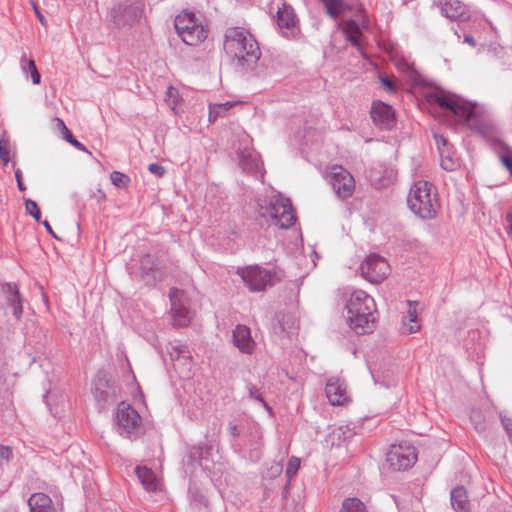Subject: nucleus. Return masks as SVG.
<instances>
[{
    "label": "nucleus",
    "mask_w": 512,
    "mask_h": 512,
    "mask_svg": "<svg viewBox=\"0 0 512 512\" xmlns=\"http://www.w3.org/2000/svg\"><path fill=\"white\" fill-rule=\"evenodd\" d=\"M111 182L118 188H124L130 182V179L124 173L114 171L110 175Z\"/></svg>",
    "instance_id": "36"
},
{
    "label": "nucleus",
    "mask_w": 512,
    "mask_h": 512,
    "mask_svg": "<svg viewBox=\"0 0 512 512\" xmlns=\"http://www.w3.org/2000/svg\"><path fill=\"white\" fill-rule=\"evenodd\" d=\"M141 278L147 285H155L162 280L163 272L159 268L158 260L154 255L146 254L140 261Z\"/></svg>",
    "instance_id": "17"
},
{
    "label": "nucleus",
    "mask_w": 512,
    "mask_h": 512,
    "mask_svg": "<svg viewBox=\"0 0 512 512\" xmlns=\"http://www.w3.org/2000/svg\"><path fill=\"white\" fill-rule=\"evenodd\" d=\"M300 463V459L296 456H292L288 460L285 473L289 481L297 474L300 468Z\"/></svg>",
    "instance_id": "35"
},
{
    "label": "nucleus",
    "mask_w": 512,
    "mask_h": 512,
    "mask_svg": "<svg viewBox=\"0 0 512 512\" xmlns=\"http://www.w3.org/2000/svg\"><path fill=\"white\" fill-rule=\"evenodd\" d=\"M68 143H70L74 148H76L79 151L87 152V148L81 142H79L74 136L72 137V139L68 141Z\"/></svg>",
    "instance_id": "46"
},
{
    "label": "nucleus",
    "mask_w": 512,
    "mask_h": 512,
    "mask_svg": "<svg viewBox=\"0 0 512 512\" xmlns=\"http://www.w3.org/2000/svg\"><path fill=\"white\" fill-rule=\"evenodd\" d=\"M324 3L327 13L332 18H337L344 10V3L342 0H320Z\"/></svg>",
    "instance_id": "34"
},
{
    "label": "nucleus",
    "mask_w": 512,
    "mask_h": 512,
    "mask_svg": "<svg viewBox=\"0 0 512 512\" xmlns=\"http://www.w3.org/2000/svg\"><path fill=\"white\" fill-rule=\"evenodd\" d=\"M484 428H485V425L483 423L479 422L478 424L475 425V429L477 431H482V430H484Z\"/></svg>",
    "instance_id": "55"
},
{
    "label": "nucleus",
    "mask_w": 512,
    "mask_h": 512,
    "mask_svg": "<svg viewBox=\"0 0 512 512\" xmlns=\"http://www.w3.org/2000/svg\"><path fill=\"white\" fill-rule=\"evenodd\" d=\"M118 431L121 435L132 438L139 434L141 428V417L130 405L121 402L116 411Z\"/></svg>",
    "instance_id": "9"
},
{
    "label": "nucleus",
    "mask_w": 512,
    "mask_h": 512,
    "mask_svg": "<svg viewBox=\"0 0 512 512\" xmlns=\"http://www.w3.org/2000/svg\"><path fill=\"white\" fill-rule=\"evenodd\" d=\"M340 512H366L364 503L358 498H346Z\"/></svg>",
    "instance_id": "33"
},
{
    "label": "nucleus",
    "mask_w": 512,
    "mask_h": 512,
    "mask_svg": "<svg viewBox=\"0 0 512 512\" xmlns=\"http://www.w3.org/2000/svg\"><path fill=\"white\" fill-rule=\"evenodd\" d=\"M106 386L108 383L105 379L99 378L95 383L94 395L101 407H104L113 397L109 391L103 389Z\"/></svg>",
    "instance_id": "29"
},
{
    "label": "nucleus",
    "mask_w": 512,
    "mask_h": 512,
    "mask_svg": "<svg viewBox=\"0 0 512 512\" xmlns=\"http://www.w3.org/2000/svg\"><path fill=\"white\" fill-rule=\"evenodd\" d=\"M135 473L145 490L156 491L158 479L151 469L147 467H136Z\"/></svg>",
    "instance_id": "25"
},
{
    "label": "nucleus",
    "mask_w": 512,
    "mask_h": 512,
    "mask_svg": "<svg viewBox=\"0 0 512 512\" xmlns=\"http://www.w3.org/2000/svg\"><path fill=\"white\" fill-rule=\"evenodd\" d=\"M240 165L247 173H257L260 170V161L256 155L243 156Z\"/></svg>",
    "instance_id": "32"
},
{
    "label": "nucleus",
    "mask_w": 512,
    "mask_h": 512,
    "mask_svg": "<svg viewBox=\"0 0 512 512\" xmlns=\"http://www.w3.org/2000/svg\"><path fill=\"white\" fill-rule=\"evenodd\" d=\"M407 204L409 209L421 219L435 218L440 208L432 183L424 180H419L412 185Z\"/></svg>",
    "instance_id": "4"
},
{
    "label": "nucleus",
    "mask_w": 512,
    "mask_h": 512,
    "mask_svg": "<svg viewBox=\"0 0 512 512\" xmlns=\"http://www.w3.org/2000/svg\"><path fill=\"white\" fill-rule=\"evenodd\" d=\"M492 145L503 166L512 174V148L501 140H495Z\"/></svg>",
    "instance_id": "24"
},
{
    "label": "nucleus",
    "mask_w": 512,
    "mask_h": 512,
    "mask_svg": "<svg viewBox=\"0 0 512 512\" xmlns=\"http://www.w3.org/2000/svg\"><path fill=\"white\" fill-rule=\"evenodd\" d=\"M257 207L260 217L265 219L269 217L272 224L281 229L290 228L296 221V215L290 200L280 194L273 196L269 204L266 202L262 204L259 200Z\"/></svg>",
    "instance_id": "5"
},
{
    "label": "nucleus",
    "mask_w": 512,
    "mask_h": 512,
    "mask_svg": "<svg viewBox=\"0 0 512 512\" xmlns=\"http://www.w3.org/2000/svg\"><path fill=\"white\" fill-rule=\"evenodd\" d=\"M204 450L205 449L202 446H193L190 449L189 458L192 461H196L200 464V461L204 458Z\"/></svg>",
    "instance_id": "42"
},
{
    "label": "nucleus",
    "mask_w": 512,
    "mask_h": 512,
    "mask_svg": "<svg viewBox=\"0 0 512 512\" xmlns=\"http://www.w3.org/2000/svg\"><path fill=\"white\" fill-rule=\"evenodd\" d=\"M182 291L177 288H171L169 299L171 302V317L175 327H185L190 322L189 310L180 302Z\"/></svg>",
    "instance_id": "14"
},
{
    "label": "nucleus",
    "mask_w": 512,
    "mask_h": 512,
    "mask_svg": "<svg viewBox=\"0 0 512 512\" xmlns=\"http://www.w3.org/2000/svg\"><path fill=\"white\" fill-rule=\"evenodd\" d=\"M237 102L227 101L224 103H216L209 107V122H215L218 117L224 116Z\"/></svg>",
    "instance_id": "30"
},
{
    "label": "nucleus",
    "mask_w": 512,
    "mask_h": 512,
    "mask_svg": "<svg viewBox=\"0 0 512 512\" xmlns=\"http://www.w3.org/2000/svg\"><path fill=\"white\" fill-rule=\"evenodd\" d=\"M507 222H508L510 230L512 231V213H509L507 215Z\"/></svg>",
    "instance_id": "54"
},
{
    "label": "nucleus",
    "mask_w": 512,
    "mask_h": 512,
    "mask_svg": "<svg viewBox=\"0 0 512 512\" xmlns=\"http://www.w3.org/2000/svg\"><path fill=\"white\" fill-rule=\"evenodd\" d=\"M21 66L24 72L28 70L31 73L32 82L34 84H39L41 81V75L36 67L35 61L32 59L27 60L26 55L24 54L21 58Z\"/></svg>",
    "instance_id": "31"
},
{
    "label": "nucleus",
    "mask_w": 512,
    "mask_h": 512,
    "mask_svg": "<svg viewBox=\"0 0 512 512\" xmlns=\"http://www.w3.org/2000/svg\"><path fill=\"white\" fill-rule=\"evenodd\" d=\"M175 29L190 46H197L207 38V30L191 12L184 11L175 18Z\"/></svg>",
    "instance_id": "7"
},
{
    "label": "nucleus",
    "mask_w": 512,
    "mask_h": 512,
    "mask_svg": "<svg viewBox=\"0 0 512 512\" xmlns=\"http://www.w3.org/2000/svg\"><path fill=\"white\" fill-rule=\"evenodd\" d=\"M380 82L382 83V85L387 88L389 91H394L395 90V85L394 83L387 77H384V76H380Z\"/></svg>",
    "instance_id": "45"
},
{
    "label": "nucleus",
    "mask_w": 512,
    "mask_h": 512,
    "mask_svg": "<svg viewBox=\"0 0 512 512\" xmlns=\"http://www.w3.org/2000/svg\"><path fill=\"white\" fill-rule=\"evenodd\" d=\"M277 23L280 28L291 29L297 23L296 15L290 6L283 5L277 12Z\"/></svg>",
    "instance_id": "26"
},
{
    "label": "nucleus",
    "mask_w": 512,
    "mask_h": 512,
    "mask_svg": "<svg viewBox=\"0 0 512 512\" xmlns=\"http://www.w3.org/2000/svg\"><path fill=\"white\" fill-rule=\"evenodd\" d=\"M0 159L4 166L9 163V141L3 136L0 138Z\"/></svg>",
    "instance_id": "39"
},
{
    "label": "nucleus",
    "mask_w": 512,
    "mask_h": 512,
    "mask_svg": "<svg viewBox=\"0 0 512 512\" xmlns=\"http://www.w3.org/2000/svg\"><path fill=\"white\" fill-rule=\"evenodd\" d=\"M54 123H55V130L59 131L62 138L68 142L70 139H72L73 137V134L71 133V131L67 128L66 124L64 123V121L60 118H55L54 119Z\"/></svg>",
    "instance_id": "37"
},
{
    "label": "nucleus",
    "mask_w": 512,
    "mask_h": 512,
    "mask_svg": "<svg viewBox=\"0 0 512 512\" xmlns=\"http://www.w3.org/2000/svg\"><path fill=\"white\" fill-rule=\"evenodd\" d=\"M435 141L441 157V167L446 171H455L459 168L460 163L458 158L451 151V145L448 140L442 135H435Z\"/></svg>",
    "instance_id": "19"
},
{
    "label": "nucleus",
    "mask_w": 512,
    "mask_h": 512,
    "mask_svg": "<svg viewBox=\"0 0 512 512\" xmlns=\"http://www.w3.org/2000/svg\"><path fill=\"white\" fill-rule=\"evenodd\" d=\"M371 118L374 124L381 129H391L396 122L394 109L382 101L373 102Z\"/></svg>",
    "instance_id": "15"
},
{
    "label": "nucleus",
    "mask_w": 512,
    "mask_h": 512,
    "mask_svg": "<svg viewBox=\"0 0 512 512\" xmlns=\"http://www.w3.org/2000/svg\"><path fill=\"white\" fill-rule=\"evenodd\" d=\"M360 272L370 283L378 284L387 278L390 266L385 258L371 254L361 263Z\"/></svg>",
    "instance_id": "12"
},
{
    "label": "nucleus",
    "mask_w": 512,
    "mask_h": 512,
    "mask_svg": "<svg viewBox=\"0 0 512 512\" xmlns=\"http://www.w3.org/2000/svg\"><path fill=\"white\" fill-rule=\"evenodd\" d=\"M464 42L474 47L476 45L475 39L471 35H465Z\"/></svg>",
    "instance_id": "51"
},
{
    "label": "nucleus",
    "mask_w": 512,
    "mask_h": 512,
    "mask_svg": "<svg viewBox=\"0 0 512 512\" xmlns=\"http://www.w3.org/2000/svg\"><path fill=\"white\" fill-rule=\"evenodd\" d=\"M34 9H35V13H36V15H37V17H38L39 21H40L42 24H44V18H43V16L41 15V13H40V12H39V10L37 9V7H34Z\"/></svg>",
    "instance_id": "53"
},
{
    "label": "nucleus",
    "mask_w": 512,
    "mask_h": 512,
    "mask_svg": "<svg viewBox=\"0 0 512 512\" xmlns=\"http://www.w3.org/2000/svg\"><path fill=\"white\" fill-rule=\"evenodd\" d=\"M386 460L394 470H406L417 461L416 448L407 443L392 445L386 455Z\"/></svg>",
    "instance_id": "11"
},
{
    "label": "nucleus",
    "mask_w": 512,
    "mask_h": 512,
    "mask_svg": "<svg viewBox=\"0 0 512 512\" xmlns=\"http://www.w3.org/2000/svg\"><path fill=\"white\" fill-rule=\"evenodd\" d=\"M27 504L30 512H56L52 499L42 492L31 494Z\"/></svg>",
    "instance_id": "21"
},
{
    "label": "nucleus",
    "mask_w": 512,
    "mask_h": 512,
    "mask_svg": "<svg viewBox=\"0 0 512 512\" xmlns=\"http://www.w3.org/2000/svg\"><path fill=\"white\" fill-rule=\"evenodd\" d=\"M437 6L446 18L456 21H466L469 18L467 6L459 0H438Z\"/></svg>",
    "instance_id": "18"
},
{
    "label": "nucleus",
    "mask_w": 512,
    "mask_h": 512,
    "mask_svg": "<svg viewBox=\"0 0 512 512\" xmlns=\"http://www.w3.org/2000/svg\"><path fill=\"white\" fill-rule=\"evenodd\" d=\"M342 32L346 36V39L356 48H360L359 36L361 35V29L358 23L353 19H348L342 22L340 25Z\"/></svg>",
    "instance_id": "23"
},
{
    "label": "nucleus",
    "mask_w": 512,
    "mask_h": 512,
    "mask_svg": "<svg viewBox=\"0 0 512 512\" xmlns=\"http://www.w3.org/2000/svg\"><path fill=\"white\" fill-rule=\"evenodd\" d=\"M12 449L9 446L0 445V458L9 461L12 458Z\"/></svg>",
    "instance_id": "44"
},
{
    "label": "nucleus",
    "mask_w": 512,
    "mask_h": 512,
    "mask_svg": "<svg viewBox=\"0 0 512 512\" xmlns=\"http://www.w3.org/2000/svg\"><path fill=\"white\" fill-rule=\"evenodd\" d=\"M148 170L150 173L156 175V176H163L165 174V169L162 165L158 163H151L148 165Z\"/></svg>",
    "instance_id": "43"
},
{
    "label": "nucleus",
    "mask_w": 512,
    "mask_h": 512,
    "mask_svg": "<svg viewBox=\"0 0 512 512\" xmlns=\"http://www.w3.org/2000/svg\"><path fill=\"white\" fill-rule=\"evenodd\" d=\"M409 310L407 316L402 321V332L405 334L416 333L420 329V325L417 323V312L416 308L409 302Z\"/></svg>",
    "instance_id": "27"
},
{
    "label": "nucleus",
    "mask_w": 512,
    "mask_h": 512,
    "mask_svg": "<svg viewBox=\"0 0 512 512\" xmlns=\"http://www.w3.org/2000/svg\"><path fill=\"white\" fill-rule=\"evenodd\" d=\"M247 390H248L249 397L251 399H255V400L259 401L265 408L269 409L267 403L265 402L262 395L259 393L258 388L255 385H253L251 383L248 384Z\"/></svg>",
    "instance_id": "40"
},
{
    "label": "nucleus",
    "mask_w": 512,
    "mask_h": 512,
    "mask_svg": "<svg viewBox=\"0 0 512 512\" xmlns=\"http://www.w3.org/2000/svg\"><path fill=\"white\" fill-rule=\"evenodd\" d=\"M349 327L358 335L371 333L375 327L374 299L362 290L353 291L345 306Z\"/></svg>",
    "instance_id": "2"
},
{
    "label": "nucleus",
    "mask_w": 512,
    "mask_h": 512,
    "mask_svg": "<svg viewBox=\"0 0 512 512\" xmlns=\"http://www.w3.org/2000/svg\"><path fill=\"white\" fill-rule=\"evenodd\" d=\"M500 421L503 429L505 430L510 442L512 443V417L500 413Z\"/></svg>",
    "instance_id": "41"
},
{
    "label": "nucleus",
    "mask_w": 512,
    "mask_h": 512,
    "mask_svg": "<svg viewBox=\"0 0 512 512\" xmlns=\"http://www.w3.org/2000/svg\"><path fill=\"white\" fill-rule=\"evenodd\" d=\"M26 212L31 215L36 221H40L41 212L37 203L31 199L25 201Z\"/></svg>",
    "instance_id": "38"
},
{
    "label": "nucleus",
    "mask_w": 512,
    "mask_h": 512,
    "mask_svg": "<svg viewBox=\"0 0 512 512\" xmlns=\"http://www.w3.org/2000/svg\"><path fill=\"white\" fill-rule=\"evenodd\" d=\"M224 50L240 66H252L260 58L261 51L254 36L239 27L229 28L225 33Z\"/></svg>",
    "instance_id": "3"
},
{
    "label": "nucleus",
    "mask_w": 512,
    "mask_h": 512,
    "mask_svg": "<svg viewBox=\"0 0 512 512\" xmlns=\"http://www.w3.org/2000/svg\"><path fill=\"white\" fill-rule=\"evenodd\" d=\"M15 178H16V181H17L18 189L20 191L26 190V186L23 184L22 179H21V171H20V169H16L15 170Z\"/></svg>",
    "instance_id": "48"
},
{
    "label": "nucleus",
    "mask_w": 512,
    "mask_h": 512,
    "mask_svg": "<svg viewBox=\"0 0 512 512\" xmlns=\"http://www.w3.org/2000/svg\"><path fill=\"white\" fill-rule=\"evenodd\" d=\"M233 344L240 352L252 354L255 349V342L251 337L250 329L245 325H237L232 334Z\"/></svg>",
    "instance_id": "20"
},
{
    "label": "nucleus",
    "mask_w": 512,
    "mask_h": 512,
    "mask_svg": "<svg viewBox=\"0 0 512 512\" xmlns=\"http://www.w3.org/2000/svg\"><path fill=\"white\" fill-rule=\"evenodd\" d=\"M251 292H262L280 281L276 270L265 269L259 265L239 267L236 271Z\"/></svg>",
    "instance_id": "6"
},
{
    "label": "nucleus",
    "mask_w": 512,
    "mask_h": 512,
    "mask_svg": "<svg viewBox=\"0 0 512 512\" xmlns=\"http://www.w3.org/2000/svg\"><path fill=\"white\" fill-rule=\"evenodd\" d=\"M329 182L337 198L346 200L355 191V180L352 174L342 166H333L328 174Z\"/></svg>",
    "instance_id": "10"
},
{
    "label": "nucleus",
    "mask_w": 512,
    "mask_h": 512,
    "mask_svg": "<svg viewBox=\"0 0 512 512\" xmlns=\"http://www.w3.org/2000/svg\"><path fill=\"white\" fill-rule=\"evenodd\" d=\"M42 224L44 225V227H45L46 231H47L50 235H52V236H53L54 238H56V239L58 238V237L56 236V234L54 233V231H53V229H52V227H51L50 223H49L47 220H44V221L42 222Z\"/></svg>",
    "instance_id": "50"
},
{
    "label": "nucleus",
    "mask_w": 512,
    "mask_h": 512,
    "mask_svg": "<svg viewBox=\"0 0 512 512\" xmlns=\"http://www.w3.org/2000/svg\"><path fill=\"white\" fill-rule=\"evenodd\" d=\"M393 498L399 510L405 509V505L401 500H399L396 496H394Z\"/></svg>",
    "instance_id": "52"
},
{
    "label": "nucleus",
    "mask_w": 512,
    "mask_h": 512,
    "mask_svg": "<svg viewBox=\"0 0 512 512\" xmlns=\"http://www.w3.org/2000/svg\"><path fill=\"white\" fill-rule=\"evenodd\" d=\"M451 505L456 512H469L470 502L468 500L467 492L462 486H458L451 491L450 494Z\"/></svg>",
    "instance_id": "22"
},
{
    "label": "nucleus",
    "mask_w": 512,
    "mask_h": 512,
    "mask_svg": "<svg viewBox=\"0 0 512 512\" xmlns=\"http://www.w3.org/2000/svg\"><path fill=\"white\" fill-rule=\"evenodd\" d=\"M168 353L172 361L183 360L184 362H187L191 359V354L188 347L179 342L170 343Z\"/></svg>",
    "instance_id": "28"
},
{
    "label": "nucleus",
    "mask_w": 512,
    "mask_h": 512,
    "mask_svg": "<svg viewBox=\"0 0 512 512\" xmlns=\"http://www.w3.org/2000/svg\"><path fill=\"white\" fill-rule=\"evenodd\" d=\"M143 8L141 2L115 5L109 12V21L117 28L131 27L142 17Z\"/></svg>",
    "instance_id": "8"
},
{
    "label": "nucleus",
    "mask_w": 512,
    "mask_h": 512,
    "mask_svg": "<svg viewBox=\"0 0 512 512\" xmlns=\"http://www.w3.org/2000/svg\"><path fill=\"white\" fill-rule=\"evenodd\" d=\"M228 431L233 437H238L240 435L239 427L233 422H229Z\"/></svg>",
    "instance_id": "47"
},
{
    "label": "nucleus",
    "mask_w": 512,
    "mask_h": 512,
    "mask_svg": "<svg viewBox=\"0 0 512 512\" xmlns=\"http://www.w3.org/2000/svg\"><path fill=\"white\" fill-rule=\"evenodd\" d=\"M269 471L271 472V476L273 477L279 475L282 472V464L276 463L272 465Z\"/></svg>",
    "instance_id": "49"
},
{
    "label": "nucleus",
    "mask_w": 512,
    "mask_h": 512,
    "mask_svg": "<svg viewBox=\"0 0 512 512\" xmlns=\"http://www.w3.org/2000/svg\"><path fill=\"white\" fill-rule=\"evenodd\" d=\"M476 417L481 418V415L479 413H473L471 419L474 420Z\"/></svg>",
    "instance_id": "56"
},
{
    "label": "nucleus",
    "mask_w": 512,
    "mask_h": 512,
    "mask_svg": "<svg viewBox=\"0 0 512 512\" xmlns=\"http://www.w3.org/2000/svg\"><path fill=\"white\" fill-rule=\"evenodd\" d=\"M427 100L429 103L437 105L444 116L456 124L467 126L481 135L488 134L492 129L488 115L476 103L444 90L429 93Z\"/></svg>",
    "instance_id": "1"
},
{
    "label": "nucleus",
    "mask_w": 512,
    "mask_h": 512,
    "mask_svg": "<svg viewBox=\"0 0 512 512\" xmlns=\"http://www.w3.org/2000/svg\"><path fill=\"white\" fill-rule=\"evenodd\" d=\"M1 294L6 305L12 309L13 316L17 320L20 319L23 313V297L18 286L15 283H3L1 284Z\"/></svg>",
    "instance_id": "16"
},
{
    "label": "nucleus",
    "mask_w": 512,
    "mask_h": 512,
    "mask_svg": "<svg viewBox=\"0 0 512 512\" xmlns=\"http://www.w3.org/2000/svg\"><path fill=\"white\" fill-rule=\"evenodd\" d=\"M325 393L328 401L333 406H341L350 400L347 385L345 381L339 377H330L327 380Z\"/></svg>",
    "instance_id": "13"
}]
</instances>
